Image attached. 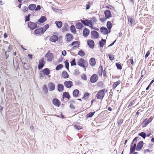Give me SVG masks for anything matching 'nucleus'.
<instances>
[{"label": "nucleus", "instance_id": "412c9836", "mask_svg": "<svg viewBox=\"0 0 154 154\" xmlns=\"http://www.w3.org/2000/svg\"><path fill=\"white\" fill-rule=\"evenodd\" d=\"M58 91L59 92H62L64 90V86L61 84H58L57 85Z\"/></svg>", "mask_w": 154, "mask_h": 154}, {"label": "nucleus", "instance_id": "de8ad7c7", "mask_svg": "<svg viewBox=\"0 0 154 154\" xmlns=\"http://www.w3.org/2000/svg\"><path fill=\"white\" fill-rule=\"evenodd\" d=\"M92 22V24L93 23H95L97 22V19L95 17H94L91 19V20Z\"/></svg>", "mask_w": 154, "mask_h": 154}, {"label": "nucleus", "instance_id": "f8f14e48", "mask_svg": "<svg viewBox=\"0 0 154 154\" xmlns=\"http://www.w3.org/2000/svg\"><path fill=\"white\" fill-rule=\"evenodd\" d=\"M52 102L54 105L57 107H59L60 105V102L58 99L56 98L54 99L53 100Z\"/></svg>", "mask_w": 154, "mask_h": 154}, {"label": "nucleus", "instance_id": "aec40b11", "mask_svg": "<svg viewBox=\"0 0 154 154\" xmlns=\"http://www.w3.org/2000/svg\"><path fill=\"white\" fill-rule=\"evenodd\" d=\"M89 30L87 28H85L84 29L83 32V35L85 37L87 36L89 34Z\"/></svg>", "mask_w": 154, "mask_h": 154}, {"label": "nucleus", "instance_id": "b1692460", "mask_svg": "<svg viewBox=\"0 0 154 154\" xmlns=\"http://www.w3.org/2000/svg\"><path fill=\"white\" fill-rule=\"evenodd\" d=\"M62 77L64 79H66L68 78L69 75L66 71H63L62 73Z\"/></svg>", "mask_w": 154, "mask_h": 154}, {"label": "nucleus", "instance_id": "bf43d9fd", "mask_svg": "<svg viewBox=\"0 0 154 154\" xmlns=\"http://www.w3.org/2000/svg\"><path fill=\"white\" fill-rule=\"evenodd\" d=\"M28 10V8L27 7H23V11L24 12H25L27 11Z\"/></svg>", "mask_w": 154, "mask_h": 154}, {"label": "nucleus", "instance_id": "f704fd0d", "mask_svg": "<svg viewBox=\"0 0 154 154\" xmlns=\"http://www.w3.org/2000/svg\"><path fill=\"white\" fill-rule=\"evenodd\" d=\"M90 94L88 92L85 93V94H84V96L82 98V99L84 100H86V99H87L88 98V96Z\"/></svg>", "mask_w": 154, "mask_h": 154}, {"label": "nucleus", "instance_id": "2f4dec72", "mask_svg": "<svg viewBox=\"0 0 154 154\" xmlns=\"http://www.w3.org/2000/svg\"><path fill=\"white\" fill-rule=\"evenodd\" d=\"M57 27L59 28H61L62 25V23L61 21H56L55 23Z\"/></svg>", "mask_w": 154, "mask_h": 154}, {"label": "nucleus", "instance_id": "c85d7f7f", "mask_svg": "<svg viewBox=\"0 0 154 154\" xmlns=\"http://www.w3.org/2000/svg\"><path fill=\"white\" fill-rule=\"evenodd\" d=\"M36 5L34 4H30L29 6V8L30 10L33 11L34 10L35 8Z\"/></svg>", "mask_w": 154, "mask_h": 154}, {"label": "nucleus", "instance_id": "f3484780", "mask_svg": "<svg viewBox=\"0 0 154 154\" xmlns=\"http://www.w3.org/2000/svg\"><path fill=\"white\" fill-rule=\"evenodd\" d=\"M100 30L103 34L104 35H106L108 33V30L107 29L104 27H101Z\"/></svg>", "mask_w": 154, "mask_h": 154}, {"label": "nucleus", "instance_id": "774afa93", "mask_svg": "<svg viewBox=\"0 0 154 154\" xmlns=\"http://www.w3.org/2000/svg\"><path fill=\"white\" fill-rule=\"evenodd\" d=\"M149 54H150V52L149 51H147V53H146V54L145 55V57H147L149 56Z\"/></svg>", "mask_w": 154, "mask_h": 154}, {"label": "nucleus", "instance_id": "a878e982", "mask_svg": "<svg viewBox=\"0 0 154 154\" xmlns=\"http://www.w3.org/2000/svg\"><path fill=\"white\" fill-rule=\"evenodd\" d=\"M135 23L134 19L131 17H129L128 18V23L129 25H132L133 24Z\"/></svg>", "mask_w": 154, "mask_h": 154}, {"label": "nucleus", "instance_id": "0eeeda50", "mask_svg": "<svg viewBox=\"0 0 154 154\" xmlns=\"http://www.w3.org/2000/svg\"><path fill=\"white\" fill-rule=\"evenodd\" d=\"M38 68L39 69H42L45 65V61L43 58L41 59L39 61Z\"/></svg>", "mask_w": 154, "mask_h": 154}, {"label": "nucleus", "instance_id": "cd10ccee", "mask_svg": "<svg viewBox=\"0 0 154 154\" xmlns=\"http://www.w3.org/2000/svg\"><path fill=\"white\" fill-rule=\"evenodd\" d=\"M106 26L107 28L109 30V33L110 32V29H111L112 27V24L109 21H108L107 23Z\"/></svg>", "mask_w": 154, "mask_h": 154}, {"label": "nucleus", "instance_id": "f257e3e1", "mask_svg": "<svg viewBox=\"0 0 154 154\" xmlns=\"http://www.w3.org/2000/svg\"><path fill=\"white\" fill-rule=\"evenodd\" d=\"M78 65L84 68H86L88 65V62L83 59L79 60L77 63Z\"/></svg>", "mask_w": 154, "mask_h": 154}, {"label": "nucleus", "instance_id": "bb28decb", "mask_svg": "<svg viewBox=\"0 0 154 154\" xmlns=\"http://www.w3.org/2000/svg\"><path fill=\"white\" fill-rule=\"evenodd\" d=\"M120 83L121 81L120 80H119L114 82L113 85L112 89H115L118 85L120 84Z\"/></svg>", "mask_w": 154, "mask_h": 154}, {"label": "nucleus", "instance_id": "4468645a", "mask_svg": "<svg viewBox=\"0 0 154 154\" xmlns=\"http://www.w3.org/2000/svg\"><path fill=\"white\" fill-rule=\"evenodd\" d=\"M48 87L50 91H53L55 88V85L53 83L51 82L49 83Z\"/></svg>", "mask_w": 154, "mask_h": 154}, {"label": "nucleus", "instance_id": "79ce46f5", "mask_svg": "<svg viewBox=\"0 0 154 154\" xmlns=\"http://www.w3.org/2000/svg\"><path fill=\"white\" fill-rule=\"evenodd\" d=\"M71 65V66H75L76 65V63H75V59H72V61L70 62Z\"/></svg>", "mask_w": 154, "mask_h": 154}, {"label": "nucleus", "instance_id": "ddd939ff", "mask_svg": "<svg viewBox=\"0 0 154 154\" xmlns=\"http://www.w3.org/2000/svg\"><path fill=\"white\" fill-rule=\"evenodd\" d=\"M143 141H140L139 143L137 144V146L136 147V150L137 151H139L143 147Z\"/></svg>", "mask_w": 154, "mask_h": 154}, {"label": "nucleus", "instance_id": "603ef678", "mask_svg": "<svg viewBox=\"0 0 154 154\" xmlns=\"http://www.w3.org/2000/svg\"><path fill=\"white\" fill-rule=\"evenodd\" d=\"M116 66L117 68L118 69H122V66L121 64H120L119 63H116Z\"/></svg>", "mask_w": 154, "mask_h": 154}, {"label": "nucleus", "instance_id": "4be33fe9", "mask_svg": "<svg viewBox=\"0 0 154 154\" xmlns=\"http://www.w3.org/2000/svg\"><path fill=\"white\" fill-rule=\"evenodd\" d=\"M89 63L92 66H95L96 63L95 58L93 57L91 58L89 60Z\"/></svg>", "mask_w": 154, "mask_h": 154}, {"label": "nucleus", "instance_id": "c03bdc74", "mask_svg": "<svg viewBox=\"0 0 154 154\" xmlns=\"http://www.w3.org/2000/svg\"><path fill=\"white\" fill-rule=\"evenodd\" d=\"M43 90L45 93H47L48 91V88L46 85H44L43 87Z\"/></svg>", "mask_w": 154, "mask_h": 154}, {"label": "nucleus", "instance_id": "ea45409f", "mask_svg": "<svg viewBox=\"0 0 154 154\" xmlns=\"http://www.w3.org/2000/svg\"><path fill=\"white\" fill-rule=\"evenodd\" d=\"M103 72V67L102 66H100L99 68L98 73L99 75H102Z\"/></svg>", "mask_w": 154, "mask_h": 154}, {"label": "nucleus", "instance_id": "c9c22d12", "mask_svg": "<svg viewBox=\"0 0 154 154\" xmlns=\"http://www.w3.org/2000/svg\"><path fill=\"white\" fill-rule=\"evenodd\" d=\"M63 67V65L62 64H60L58 65L56 67V69L57 70H58L61 69Z\"/></svg>", "mask_w": 154, "mask_h": 154}, {"label": "nucleus", "instance_id": "58836bf2", "mask_svg": "<svg viewBox=\"0 0 154 154\" xmlns=\"http://www.w3.org/2000/svg\"><path fill=\"white\" fill-rule=\"evenodd\" d=\"M78 54L81 57H83L85 56V54L82 50H80L79 51Z\"/></svg>", "mask_w": 154, "mask_h": 154}, {"label": "nucleus", "instance_id": "4d7b16f0", "mask_svg": "<svg viewBox=\"0 0 154 154\" xmlns=\"http://www.w3.org/2000/svg\"><path fill=\"white\" fill-rule=\"evenodd\" d=\"M145 154H151L150 150L148 149L145 150Z\"/></svg>", "mask_w": 154, "mask_h": 154}, {"label": "nucleus", "instance_id": "a19ab883", "mask_svg": "<svg viewBox=\"0 0 154 154\" xmlns=\"http://www.w3.org/2000/svg\"><path fill=\"white\" fill-rule=\"evenodd\" d=\"M152 119H149L148 120L147 119H145V127L148 124L151 122Z\"/></svg>", "mask_w": 154, "mask_h": 154}, {"label": "nucleus", "instance_id": "49530a36", "mask_svg": "<svg viewBox=\"0 0 154 154\" xmlns=\"http://www.w3.org/2000/svg\"><path fill=\"white\" fill-rule=\"evenodd\" d=\"M68 26V25L67 24L65 23L64 26L62 28V30L63 31H66L67 30V27Z\"/></svg>", "mask_w": 154, "mask_h": 154}, {"label": "nucleus", "instance_id": "9b49d317", "mask_svg": "<svg viewBox=\"0 0 154 154\" xmlns=\"http://www.w3.org/2000/svg\"><path fill=\"white\" fill-rule=\"evenodd\" d=\"M35 33L36 35H40L43 34L42 28H39L34 30Z\"/></svg>", "mask_w": 154, "mask_h": 154}, {"label": "nucleus", "instance_id": "5fc2aeb1", "mask_svg": "<svg viewBox=\"0 0 154 154\" xmlns=\"http://www.w3.org/2000/svg\"><path fill=\"white\" fill-rule=\"evenodd\" d=\"M139 135L142 137L143 139H144V132H142L138 134Z\"/></svg>", "mask_w": 154, "mask_h": 154}, {"label": "nucleus", "instance_id": "052dcab7", "mask_svg": "<svg viewBox=\"0 0 154 154\" xmlns=\"http://www.w3.org/2000/svg\"><path fill=\"white\" fill-rule=\"evenodd\" d=\"M106 18L105 17H103L102 18H100V20L101 22H104L106 20Z\"/></svg>", "mask_w": 154, "mask_h": 154}, {"label": "nucleus", "instance_id": "3c124183", "mask_svg": "<svg viewBox=\"0 0 154 154\" xmlns=\"http://www.w3.org/2000/svg\"><path fill=\"white\" fill-rule=\"evenodd\" d=\"M94 112H91L88 114V117H92L94 115Z\"/></svg>", "mask_w": 154, "mask_h": 154}, {"label": "nucleus", "instance_id": "37998d69", "mask_svg": "<svg viewBox=\"0 0 154 154\" xmlns=\"http://www.w3.org/2000/svg\"><path fill=\"white\" fill-rule=\"evenodd\" d=\"M81 77L82 79L87 80V78L86 76V75L84 74H82L81 75Z\"/></svg>", "mask_w": 154, "mask_h": 154}, {"label": "nucleus", "instance_id": "1a4fd4ad", "mask_svg": "<svg viewBox=\"0 0 154 154\" xmlns=\"http://www.w3.org/2000/svg\"><path fill=\"white\" fill-rule=\"evenodd\" d=\"M105 17L106 19H109L112 17V14L110 11L109 10H106L104 12Z\"/></svg>", "mask_w": 154, "mask_h": 154}, {"label": "nucleus", "instance_id": "5701e85b", "mask_svg": "<svg viewBox=\"0 0 154 154\" xmlns=\"http://www.w3.org/2000/svg\"><path fill=\"white\" fill-rule=\"evenodd\" d=\"M50 70L48 68H45L42 71V72L45 75H48L50 73Z\"/></svg>", "mask_w": 154, "mask_h": 154}, {"label": "nucleus", "instance_id": "338daca9", "mask_svg": "<svg viewBox=\"0 0 154 154\" xmlns=\"http://www.w3.org/2000/svg\"><path fill=\"white\" fill-rule=\"evenodd\" d=\"M69 107L70 108L74 109H75V107L72 104H71L70 106Z\"/></svg>", "mask_w": 154, "mask_h": 154}, {"label": "nucleus", "instance_id": "20e7f679", "mask_svg": "<svg viewBox=\"0 0 154 154\" xmlns=\"http://www.w3.org/2000/svg\"><path fill=\"white\" fill-rule=\"evenodd\" d=\"M105 95L104 90L99 91L96 95V97L98 99L102 100Z\"/></svg>", "mask_w": 154, "mask_h": 154}, {"label": "nucleus", "instance_id": "473e14b6", "mask_svg": "<svg viewBox=\"0 0 154 154\" xmlns=\"http://www.w3.org/2000/svg\"><path fill=\"white\" fill-rule=\"evenodd\" d=\"M63 97L67 98L68 99L70 98V96L69 93L67 92L63 93Z\"/></svg>", "mask_w": 154, "mask_h": 154}, {"label": "nucleus", "instance_id": "6e6d98bb", "mask_svg": "<svg viewBox=\"0 0 154 154\" xmlns=\"http://www.w3.org/2000/svg\"><path fill=\"white\" fill-rule=\"evenodd\" d=\"M99 45L100 47L102 48L104 45V44L103 42H102V41H101L99 42Z\"/></svg>", "mask_w": 154, "mask_h": 154}, {"label": "nucleus", "instance_id": "e2e57ef3", "mask_svg": "<svg viewBox=\"0 0 154 154\" xmlns=\"http://www.w3.org/2000/svg\"><path fill=\"white\" fill-rule=\"evenodd\" d=\"M123 122V121L122 119H121L120 120H119L118 122L119 125H121Z\"/></svg>", "mask_w": 154, "mask_h": 154}, {"label": "nucleus", "instance_id": "6e6552de", "mask_svg": "<svg viewBox=\"0 0 154 154\" xmlns=\"http://www.w3.org/2000/svg\"><path fill=\"white\" fill-rule=\"evenodd\" d=\"M98 79V77L96 74H93L90 78V81L91 83L96 82Z\"/></svg>", "mask_w": 154, "mask_h": 154}, {"label": "nucleus", "instance_id": "dca6fc26", "mask_svg": "<svg viewBox=\"0 0 154 154\" xmlns=\"http://www.w3.org/2000/svg\"><path fill=\"white\" fill-rule=\"evenodd\" d=\"M65 37L67 41L69 42L71 41L73 38L72 35L69 33L66 34Z\"/></svg>", "mask_w": 154, "mask_h": 154}, {"label": "nucleus", "instance_id": "9d476101", "mask_svg": "<svg viewBox=\"0 0 154 154\" xmlns=\"http://www.w3.org/2000/svg\"><path fill=\"white\" fill-rule=\"evenodd\" d=\"M65 86L68 88H70L72 85V82L70 81L65 82L64 83Z\"/></svg>", "mask_w": 154, "mask_h": 154}, {"label": "nucleus", "instance_id": "864d4df0", "mask_svg": "<svg viewBox=\"0 0 154 154\" xmlns=\"http://www.w3.org/2000/svg\"><path fill=\"white\" fill-rule=\"evenodd\" d=\"M134 104V101L132 100L130 102V104L128 106V107H130Z\"/></svg>", "mask_w": 154, "mask_h": 154}, {"label": "nucleus", "instance_id": "6ab92c4d", "mask_svg": "<svg viewBox=\"0 0 154 154\" xmlns=\"http://www.w3.org/2000/svg\"><path fill=\"white\" fill-rule=\"evenodd\" d=\"M88 44L89 47L91 48H93L94 46V41L91 40H88L87 42Z\"/></svg>", "mask_w": 154, "mask_h": 154}, {"label": "nucleus", "instance_id": "4c0bfd02", "mask_svg": "<svg viewBox=\"0 0 154 154\" xmlns=\"http://www.w3.org/2000/svg\"><path fill=\"white\" fill-rule=\"evenodd\" d=\"M78 41H74L71 44V45L72 46H73V47H76L78 46Z\"/></svg>", "mask_w": 154, "mask_h": 154}, {"label": "nucleus", "instance_id": "e433bc0d", "mask_svg": "<svg viewBox=\"0 0 154 154\" xmlns=\"http://www.w3.org/2000/svg\"><path fill=\"white\" fill-rule=\"evenodd\" d=\"M70 28V30L73 33H75V32H76V29H75V27L74 25L71 26Z\"/></svg>", "mask_w": 154, "mask_h": 154}, {"label": "nucleus", "instance_id": "2eb2a0df", "mask_svg": "<svg viewBox=\"0 0 154 154\" xmlns=\"http://www.w3.org/2000/svg\"><path fill=\"white\" fill-rule=\"evenodd\" d=\"M91 34L95 38H97L99 37V34L98 32L96 31H93L91 32Z\"/></svg>", "mask_w": 154, "mask_h": 154}, {"label": "nucleus", "instance_id": "423d86ee", "mask_svg": "<svg viewBox=\"0 0 154 154\" xmlns=\"http://www.w3.org/2000/svg\"><path fill=\"white\" fill-rule=\"evenodd\" d=\"M28 27L31 29L34 30L37 28V25L35 23L29 22L28 23Z\"/></svg>", "mask_w": 154, "mask_h": 154}, {"label": "nucleus", "instance_id": "a211bd4d", "mask_svg": "<svg viewBox=\"0 0 154 154\" xmlns=\"http://www.w3.org/2000/svg\"><path fill=\"white\" fill-rule=\"evenodd\" d=\"M58 39V37L57 35H53L51 37L50 40L51 41L55 42Z\"/></svg>", "mask_w": 154, "mask_h": 154}, {"label": "nucleus", "instance_id": "09e8293b", "mask_svg": "<svg viewBox=\"0 0 154 154\" xmlns=\"http://www.w3.org/2000/svg\"><path fill=\"white\" fill-rule=\"evenodd\" d=\"M154 82V79L152 80L150 83L149 85L146 88V90H148L149 88L150 87L151 85Z\"/></svg>", "mask_w": 154, "mask_h": 154}, {"label": "nucleus", "instance_id": "7c9ffc66", "mask_svg": "<svg viewBox=\"0 0 154 154\" xmlns=\"http://www.w3.org/2000/svg\"><path fill=\"white\" fill-rule=\"evenodd\" d=\"M46 18L45 16H42L39 20L38 22L39 23H42L45 22L46 20Z\"/></svg>", "mask_w": 154, "mask_h": 154}, {"label": "nucleus", "instance_id": "f03ea898", "mask_svg": "<svg viewBox=\"0 0 154 154\" xmlns=\"http://www.w3.org/2000/svg\"><path fill=\"white\" fill-rule=\"evenodd\" d=\"M138 138L137 137H135L133 140L132 143V144H133L131 146L130 149V154H131L133 153L135 151V149H136V141L137 140Z\"/></svg>", "mask_w": 154, "mask_h": 154}, {"label": "nucleus", "instance_id": "a18cd8bd", "mask_svg": "<svg viewBox=\"0 0 154 154\" xmlns=\"http://www.w3.org/2000/svg\"><path fill=\"white\" fill-rule=\"evenodd\" d=\"M65 67L66 68L69 70V63L67 60H66L65 62Z\"/></svg>", "mask_w": 154, "mask_h": 154}, {"label": "nucleus", "instance_id": "7ed1b4c3", "mask_svg": "<svg viewBox=\"0 0 154 154\" xmlns=\"http://www.w3.org/2000/svg\"><path fill=\"white\" fill-rule=\"evenodd\" d=\"M81 21L83 23L84 25L86 26L89 25L90 26L91 28L94 29H95V28H93V25L92 24V22L91 20L85 19V20H81Z\"/></svg>", "mask_w": 154, "mask_h": 154}, {"label": "nucleus", "instance_id": "8fccbe9b", "mask_svg": "<svg viewBox=\"0 0 154 154\" xmlns=\"http://www.w3.org/2000/svg\"><path fill=\"white\" fill-rule=\"evenodd\" d=\"M74 127L75 129H77V130H79L82 129L81 126L77 125H75L74 126Z\"/></svg>", "mask_w": 154, "mask_h": 154}, {"label": "nucleus", "instance_id": "0e129e2a", "mask_svg": "<svg viewBox=\"0 0 154 154\" xmlns=\"http://www.w3.org/2000/svg\"><path fill=\"white\" fill-rule=\"evenodd\" d=\"M41 9V7L40 5H38L37 6L36 8H35V11H38V10H40Z\"/></svg>", "mask_w": 154, "mask_h": 154}, {"label": "nucleus", "instance_id": "c756f323", "mask_svg": "<svg viewBox=\"0 0 154 154\" xmlns=\"http://www.w3.org/2000/svg\"><path fill=\"white\" fill-rule=\"evenodd\" d=\"M75 27L77 29H80L82 28L83 25L81 23L79 22L76 24Z\"/></svg>", "mask_w": 154, "mask_h": 154}, {"label": "nucleus", "instance_id": "680f3d73", "mask_svg": "<svg viewBox=\"0 0 154 154\" xmlns=\"http://www.w3.org/2000/svg\"><path fill=\"white\" fill-rule=\"evenodd\" d=\"M109 59L111 60H112L114 59V57L112 55H110L109 56Z\"/></svg>", "mask_w": 154, "mask_h": 154}, {"label": "nucleus", "instance_id": "39448f33", "mask_svg": "<svg viewBox=\"0 0 154 154\" xmlns=\"http://www.w3.org/2000/svg\"><path fill=\"white\" fill-rule=\"evenodd\" d=\"M45 57H46L47 60L48 62H50L54 59L53 54L49 51L45 54Z\"/></svg>", "mask_w": 154, "mask_h": 154}, {"label": "nucleus", "instance_id": "72a5a7b5", "mask_svg": "<svg viewBox=\"0 0 154 154\" xmlns=\"http://www.w3.org/2000/svg\"><path fill=\"white\" fill-rule=\"evenodd\" d=\"M49 26L48 24L45 25L43 28H42L43 33L48 28Z\"/></svg>", "mask_w": 154, "mask_h": 154}, {"label": "nucleus", "instance_id": "13d9d810", "mask_svg": "<svg viewBox=\"0 0 154 154\" xmlns=\"http://www.w3.org/2000/svg\"><path fill=\"white\" fill-rule=\"evenodd\" d=\"M29 16L30 14H29L28 16H26V20L25 21H29L30 20L29 19Z\"/></svg>", "mask_w": 154, "mask_h": 154}, {"label": "nucleus", "instance_id": "393cba45", "mask_svg": "<svg viewBox=\"0 0 154 154\" xmlns=\"http://www.w3.org/2000/svg\"><path fill=\"white\" fill-rule=\"evenodd\" d=\"M79 93V91L78 89L75 90L73 92V95L74 97H76Z\"/></svg>", "mask_w": 154, "mask_h": 154}, {"label": "nucleus", "instance_id": "69168bd1", "mask_svg": "<svg viewBox=\"0 0 154 154\" xmlns=\"http://www.w3.org/2000/svg\"><path fill=\"white\" fill-rule=\"evenodd\" d=\"M66 54V51H63L62 52V55L63 56H65Z\"/></svg>", "mask_w": 154, "mask_h": 154}]
</instances>
